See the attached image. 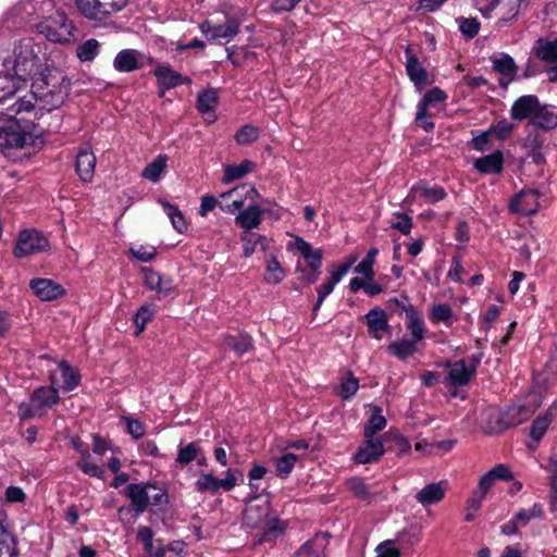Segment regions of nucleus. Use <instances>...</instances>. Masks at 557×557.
<instances>
[{
	"mask_svg": "<svg viewBox=\"0 0 557 557\" xmlns=\"http://www.w3.org/2000/svg\"><path fill=\"white\" fill-rule=\"evenodd\" d=\"M532 126L542 132H549L557 127V107L541 103L532 120H529L527 128Z\"/></svg>",
	"mask_w": 557,
	"mask_h": 557,
	"instance_id": "nucleus-16",
	"label": "nucleus"
},
{
	"mask_svg": "<svg viewBox=\"0 0 557 557\" xmlns=\"http://www.w3.org/2000/svg\"><path fill=\"white\" fill-rule=\"evenodd\" d=\"M492 62L493 70L495 72L509 78L507 83H504L502 79L499 81L500 86L506 87L517 75L518 66L516 65L513 58L507 53H502L499 58L492 59Z\"/></svg>",
	"mask_w": 557,
	"mask_h": 557,
	"instance_id": "nucleus-32",
	"label": "nucleus"
},
{
	"mask_svg": "<svg viewBox=\"0 0 557 557\" xmlns=\"http://www.w3.org/2000/svg\"><path fill=\"white\" fill-rule=\"evenodd\" d=\"M524 0H507L503 15L496 22V27L504 28L512 25L519 16L521 3Z\"/></svg>",
	"mask_w": 557,
	"mask_h": 557,
	"instance_id": "nucleus-39",
	"label": "nucleus"
},
{
	"mask_svg": "<svg viewBox=\"0 0 557 557\" xmlns=\"http://www.w3.org/2000/svg\"><path fill=\"white\" fill-rule=\"evenodd\" d=\"M200 445L199 442H190L186 445L181 443L177 446L176 463L181 467H185L194 461L199 456Z\"/></svg>",
	"mask_w": 557,
	"mask_h": 557,
	"instance_id": "nucleus-43",
	"label": "nucleus"
},
{
	"mask_svg": "<svg viewBox=\"0 0 557 557\" xmlns=\"http://www.w3.org/2000/svg\"><path fill=\"white\" fill-rule=\"evenodd\" d=\"M368 333L375 339H382V333L391 334L392 327L388 324L386 312L380 307L371 309L366 315Z\"/></svg>",
	"mask_w": 557,
	"mask_h": 557,
	"instance_id": "nucleus-21",
	"label": "nucleus"
},
{
	"mask_svg": "<svg viewBox=\"0 0 557 557\" xmlns=\"http://www.w3.org/2000/svg\"><path fill=\"white\" fill-rule=\"evenodd\" d=\"M145 274L144 285L150 290L158 294V298L162 299L175 294V286L170 276L162 275L160 272L151 268H143Z\"/></svg>",
	"mask_w": 557,
	"mask_h": 557,
	"instance_id": "nucleus-12",
	"label": "nucleus"
},
{
	"mask_svg": "<svg viewBox=\"0 0 557 557\" xmlns=\"http://www.w3.org/2000/svg\"><path fill=\"white\" fill-rule=\"evenodd\" d=\"M223 345L227 349H232L238 357L253 348V341L248 333H239L237 335H226Z\"/></svg>",
	"mask_w": 557,
	"mask_h": 557,
	"instance_id": "nucleus-30",
	"label": "nucleus"
},
{
	"mask_svg": "<svg viewBox=\"0 0 557 557\" xmlns=\"http://www.w3.org/2000/svg\"><path fill=\"white\" fill-rule=\"evenodd\" d=\"M430 321L433 324L445 323L447 326L453 324V310L447 304H437L434 305L430 312Z\"/></svg>",
	"mask_w": 557,
	"mask_h": 557,
	"instance_id": "nucleus-45",
	"label": "nucleus"
},
{
	"mask_svg": "<svg viewBox=\"0 0 557 557\" xmlns=\"http://www.w3.org/2000/svg\"><path fill=\"white\" fill-rule=\"evenodd\" d=\"M59 370L62 376V389L64 392L74 391L81 383L78 370L64 360L59 363Z\"/></svg>",
	"mask_w": 557,
	"mask_h": 557,
	"instance_id": "nucleus-36",
	"label": "nucleus"
},
{
	"mask_svg": "<svg viewBox=\"0 0 557 557\" xmlns=\"http://www.w3.org/2000/svg\"><path fill=\"white\" fill-rule=\"evenodd\" d=\"M377 253V248H371L362 261L355 268V272L364 275L369 280H372L374 275L373 263Z\"/></svg>",
	"mask_w": 557,
	"mask_h": 557,
	"instance_id": "nucleus-52",
	"label": "nucleus"
},
{
	"mask_svg": "<svg viewBox=\"0 0 557 557\" xmlns=\"http://www.w3.org/2000/svg\"><path fill=\"white\" fill-rule=\"evenodd\" d=\"M540 99L535 95H524L517 98L510 108V117L516 121L532 120L536 109H539Z\"/></svg>",
	"mask_w": 557,
	"mask_h": 557,
	"instance_id": "nucleus-19",
	"label": "nucleus"
},
{
	"mask_svg": "<svg viewBox=\"0 0 557 557\" xmlns=\"http://www.w3.org/2000/svg\"><path fill=\"white\" fill-rule=\"evenodd\" d=\"M359 388V381L357 377L350 375L349 377L343 380L341 382L339 388H338V396L342 399H350Z\"/></svg>",
	"mask_w": 557,
	"mask_h": 557,
	"instance_id": "nucleus-60",
	"label": "nucleus"
},
{
	"mask_svg": "<svg viewBox=\"0 0 557 557\" xmlns=\"http://www.w3.org/2000/svg\"><path fill=\"white\" fill-rule=\"evenodd\" d=\"M2 67L11 71L15 79L24 84L29 81L36 83L39 77L52 71L45 54H41V47L33 38L14 42L11 53L2 60Z\"/></svg>",
	"mask_w": 557,
	"mask_h": 557,
	"instance_id": "nucleus-3",
	"label": "nucleus"
},
{
	"mask_svg": "<svg viewBox=\"0 0 557 557\" xmlns=\"http://www.w3.org/2000/svg\"><path fill=\"white\" fill-rule=\"evenodd\" d=\"M58 387L41 385L36 387L29 395L28 400L17 406V416L21 421L42 418L47 412L60 403Z\"/></svg>",
	"mask_w": 557,
	"mask_h": 557,
	"instance_id": "nucleus-5",
	"label": "nucleus"
},
{
	"mask_svg": "<svg viewBox=\"0 0 557 557\" xmlns=\"http://www.w3.org/2000/svg\"><path fill=\"white\" fill-rule=\"evenodd\" d=\"M199 28L210 41L218 39L230 40L238 34L239 23L234 17L227 18L226 22L221 25H212L210 21H203Z\"/></svg>",
	"mask_w": 557,
	"mask_h": 557,
	"instance_id": "nucleus-14",
	"label": "nucleus"
},
{
	"mask_svg": "<svg viewBox=\"0 0 557 557\" xmlns=\"http://www.w3.org/2000/svg\"><path fill=\"white\" fill-rule=\"evenodd\" d=\"M29 288L41 301H53L65 295L64 287L50 278H33Z\"/></svg>",
	"mask_w": 557,
	"mask_h": 557,
	"instance_id": "nucleus-15",
	"label": "nucleus"
},
{
	"mask_svg": "<svg viewBox=\"0 0 557 557\" xmlns=\"http://www.w3.org/2000/svg\"><path fill=\"white\" fill-rule=\"evenodd\" d=\"M539 191L527 189L519 191L509 202V210L512 213L530 216L539 210Z\"/></svg>",
	"mask_w": 557,
	"mask_h": 557,
	"instance_id": "nucleus-13",
	"label": "nucleus"
},
{
	"mask_svg": "<svg viewBox=\"0 0 557 557\" xmlns=\"http://www.w3.org/2000/svg\"><path fill=\"white\" fill-rule=\"evenodd\" d=\"M75 3L78 11L89 20L102 22L110 15L99 0H75Z\"/></svg>",
	"mask_w": 557,
	"mask_h": 557,
	"instance_id": "nucleus-29",
	"label": "nucleus"
},
{
	"mask_svg": "<svg viewBox=\"0 0 557 557\" xmlns=\"http://www.w3.org/2000/svg\"><path fill=\"white\" fill-rule=\"evenodd\" d=\"M532 53L542 62L557 64V38L549 40L540 37L535 41Z\"/></svg>",
	"mask_w": 557,
	"mask_h": 557,
	"instance_id": "nucleus-27",
	"label": "nucleus"
},
{
	"mask_svg": "<svg viewBox=\"0 0 557 557\" xmlns=\"http://www.w3.org/2000/svg\"><path fill=\"white\" fill-rule=\"evenodd\" d=\"M51 5L50 0H22L14 7L13 11L21 21L30 23L36 17L44 15L45 7L50 8Z\"/></svg>",
	"mask_w": 557,
	"mask_h": 557,
	"instance_id": "nucleus-20",
	"label": "nucleus"
},
{
	"mask_svg": "<svg viewBox=\"0 0 557 557\" xmlns=\"http://www.w3.org/2000/svg\"><path fill=\"white\" fill-rule=\"evenodd\" d=\"M447 488L448 482L446 480L426 484L420 490V505L429 507L441 503L446 495Z\"/></svg>",
	"mask_w": 557,
	"mask_h": 557,
	"instance_id": "nucleus-25",
	"label": "nucleus"
},
{
	"mask_svg": "<svg viewBox=\"0 0 557 557\" xmlns=\"http://www.w3.org/2000/svg\"><path fill=\"white\" fill-rule=\"evenodd\" d=\"M236 472L238 471L228 469L224 479H218L212 473H201L194 484V490L198 493H216L221 488L230 492L237 484Z\"/></svg>",
	"mask_w": 557,
	"mask_h": 557,
	"instance_id": "nucleus-8",
	"label": "nucleus"
},
{
	"mask_svg": "<svg viewBox=\"0 0 557 557\" xmlns=\"http://www.w3.org/2000/svg\"><path fill=\"white\" fill-rule=\"evenodd\" d=\"M534 413V409L525 405H511L504 410L495 422V432H503L525 422Z\"/></svg>",
	"mask_w": 557,
	"mask_h": 557,
	"instance_id": "nucleus-10",
	"label": "nucleus"
},
{
	"mask_svg": "<svg viewBox=\"0 0 557 557\" xmlns=\"http://www.w3.org/2000/svg\"><path fill=\"white\" fill-rule=\"evenodd\" d=\"M49 240L42 233L36 230H24L20 233L13 253L17 258L47 251Z\"/></svg>",
	"mask_w": 557,
	"mask_h": 557,
	"instance_id": "nucleus-7",
	"label": "nucleus"
},
{
	"mask_svg": "<svg viewBox=\"0 0 557 557\" xmlns=\"http://www.w3.org/2000/svg\"><path fill=\"white\" fill-rule=\"evenodd\" d=\"M446 197L447 193L443 186L437 184L429 185L420 181V199H423L426 203H436Z\"/></svg>",
	"mask_w": 557,
	"mask_h": 557,
	"instance_id": "nucleus-41",
	"label": "nucleus"
},
{
	"mask_svg": "<svg viewBox=\"0 0 557 557\" xmlns=\"http://www.w3.org/2000/svg\"><path fill=\"white\" fill-rule=\"evenodd\" d=\"M490 129L492 131V134L496 136L497 139L503 141L511 136L515 129V125L507 119L503 117L496 124L491 125Z\"/></svg>",
	"mask_w": 557,
	"mask_h": 557,
	"instance_id": "nucleus-59",
	"label": "nucleus"
},
{
	"mask_svg": "<svg viewBox=\"0 0 557 557\" xmlns=\"http://www.w3.org/2000/svg\"><path fill=\"white\" fill-rule=\"evenodd\" d=\"M253 166L255 163L248 159L243 160L239 164L226 165L222 183L230 184L236 180L244 177L246 174L252 171Z\"/></svg>",
	"mask_w": 557,
	"mask_h": 557,
	"instance_id": "nucleus-37",
	"label": "nucleus"
},
{
	"mask_svg": "<svg viewBox=\"0 0 557 557\" xmlns=\"http://www.w3.org/2000/svg\"><path fill=\"white\" fill-rule=\"evenodd\" d=\"M131 255L138 261L150 262L157 256V249L153 246H139L138 248H131Z\"/></svg>",
	"mask_w": 557,
	"mask_h": 557,
	"instance_id": "nucleus-63",
	"label": "nucleus"
},
{
	"mask_svg": "<svg viewBox=\"0 0 557 557\" xmlns=\"http://www.w3.org/2000/svg\"><path fill=\"white\" fill-rule=\"evenodd\" d=\"M269 506H253L250 505L246 508L244 513L245 523L251 528L257 529L263 525V520L268 517Z\"/></svg>",
	"mask_w": 557,
	"mask_h": 557,
	"instance_id": "nucleus-40",
	"label": "nucleus"
},
{
	"mask_svg": "<svg viewBox=\"0 0 557 557\" xmlns=\"http://www.w3.org/2000/svg\"><path fill=\"white\" fill-rule=\"evenodd\" d=\"M459 26L460 33L467 38H474L480 30V22L475 17H458L456 20Z\"/></svg>",
	"mask_w": 557,
	"mask_h": 557,
	"instance_id": "nucleus-53",
	"label": "nucleus"
},
{
	"mask_svg": "<svg viewBox=\"0 0 557 557\" xmlns=\"http://www.w3.org/2000/svg\"><path fill=\"white\" fill-rule=\"evenodd\" d=\"M550 424V419L547 416H539L533 420L531 429H530V437L539 443L547 432V429Z\"/></svg>",
	"mask_w": 557,
	"mask_h": 557,
	"instance_id": "nucleus-54",
	"label": "nucleus"
},
{
	"mask_svg": "<svg viewBox=\"0 0 557 557\" xmlns=\"http://www.w3.org/2000/svg\"><path fill=\"white\" fill-rule=\"evenodd\" d=\"M406 58V71L413 83L416 89H418V58L413 51V45H408L405 49Z\"/></svg>",
	"mask_w": 557,
	"mask_h": 557,
	"instance_id": "nucleus-50",
	"label": "nucleus"
},
{
	"mask_svg": "<svg viewBox=\"0 0 557 557\" xmlns=\"http://www.w3.org/2000/svg\"><path fill=\"white\" fill-rule=\"evenodd\" d=\"M100 44L95 38H89L76 49V55L82 62H90L99 54Z\"/></svg>",
	"mask_w": 557,
	"mask_h": 557,
	"instance_id": "nucleus-47",
	"label": "nucleus"
},
{
	"mask_svg": "<svg viewBox=\"0 0 557 557\" xmlns=\"http://www.w3.org/2000/svg\"><path fill=\"white\" fill-rule=\"evenodd\" d=\"M262 213L263 211L258 206L250 205L235 216V223L244 228V232H249L260 225Z\"/></svg>",
	"mask_w": 557,
	"mask_h": 557,
	"instance_id": "nucleus-28",
	"label": "nucleus"
},
{
	"mask_svg": "<svg viewBox=\"0 0 557 557\" xmlns=\"http://www.w3.org/2000/svg\"><path fill=\"white\" fill-rule=\"evenodd\" d=\"M261 239V235L249 232H243L240 235V240L243 242V253L246 258H249L256 251V247L258 246V240Z\"/></svg>",
	"mask_w": 557,
	"mask_h": 557,
	"instance_id": "nucleus-58",
	"label": "nucleus"
},
{
	"mask_svg": "<svg viewBox=\"0 0 557 557\" xmlns=\"http://www.w3.org/2000/svg\"><path fill=\"white\" fill-rule=\"evenodd\" d=\"M264 524V536L276 539L284 533L285 527L284 523L276 517L268 519V517L263 520Z\"/></svg>",
	"mask_w": 557,
	"mask_h": 557,
	"instance_id": "nucleus-61",
	"label": "nucleus"
},
{
	"mask_svg": "<svg viewBox=\"0 0 557 557\" xmlns=\"http://www.w3.org/2000/svg\"><path fill=\"white\" fill-rule=\"evenodd\" d=\"M122 421L126 424L127 433L135 440H139L146 433L145 424L138 419L123 417Z\"/></svg>",
	"mask_w": 557,
	"mask_h": 557,
	"instance_id": "nucleus-62",
	"label": "nucleus"
},
{
	"mask_svg": "<svg viewBox=\"0 0 557 557\" xmlns=\"http://www.w3.org/2000/svg\"><path fill=\"white\" fill-rule=\"evenodd\" d=\"M219 103V96L215 89L208 88L197 97L196 108L202 114L213 113Z\"/></svg>",
	"mask_w": 557,
	"mask_h": 557,
	"instance_id": "nucleus-38",
	"label": "nucleus"
},
{
	"mask_svg": "<svg viewBox=\"0 0 557 557\" xmlns=\"http://www.w3.org/2000/svg\"><path fill=\"white\" fill-rule=\"evenodd\" d=\"M449 367L450 369L446 379L449 385L454 387H463L468 385L471 379L475 375L467 367V361L465 359H459L454 363H449Z\"/></svg>",
	"mask_w": 557,
	"mask_h": 557,
	"instance_id": "nucleus-26",
	"label": "nucleus"
},
{
	"mask_svg": "<svg viewBox=\"0 0 557 557\" xmlns=\"http://www.w3.org/2000/svg\"><path fill=\"white\" fill-rule=\"evenodd\" d=\"M375 557H399V550L394 546L392 541H386L377 545Z\"/></svg>",
	"mask_w": 557,
	"mask_h": 557,
	"instance_id": "nucleus-64",
	"label": "nucleus"
},
{
	"mask_svg": "<svg viewBox=\"0 0 557 557\" xmlns=\"http://www.w3.org/2000/svg\"><path fill=\"white\" fill-rule=\"evenodd\" d=\"M456 443V440H445L434 443H428L425 440H420V453H436L444 455L451 450Z\"/></svg>",
	"mask_w": 557,
	"mask_h": 557,
	"instance_id": "nucleus-49",
	"label": "nucleus"
},
{
	"mask_svg": "<svg viewBox=\"0 0 557 557\" xmlns=\"http://www.w3.org/2000/svg\"><path fill=\"white\" fill-rule=\"evenodd\" d=\"M259 138V129L252 125L242 126L235 134V140L239 145H249Z\"/></svg>",
	"mask_w": 557,
	"mask_h": 557,
	"instance_id": "nucleus-57",
	"label": "nucleus"
},
{
	"mask_svg": "<svg viewBox=\"0 0 557 557\" xmlns=\"http://www.w3.org/2000/svg\"><path fill=\"white\" fill-rule=\"evenodd\" d=\"M166 156H158L152 162H150L143 171L141 176L146 180H149L152 183H157L162 172L166 168Z\"/></svg>",
	"mask_w": 557,
	"mask_h": 557,
	"instance_id": "nucleus-44",
	"label": "nucleus"
},
{
	"mask_svg": "<svg viewBox=\"0 0 557 557\" xmlns=\"http://www.w3.org/2000/svg\"><path fill=\"white\" fill-rule=\"evenodd\" d=\"M286 276V273L278 262V260L275 257H271L268 260L265 273H264V280L267 283L270 284H278L281 283Z\"/></svg>",
	"mask_w": 557,
	"mask_h": 557,
	"instance_id": "nucleus-46",
	"label": "nucleus"
},
{
	"mask_svg": "<svg viewBox=\"0 0 557 557\" xmlns=\"http://www.w3.org/2000/svg\"><path fill=\"white\" fill-rule=\"evenodd\" d=\"M369 407L371 408V414L363 428V435L364 437H374L376 433L385 429L387 421L380 406L370 405Z\"/></svg>",
	"mask_w": 557,
	"mask_h": 557,
	"instance_id": "nucleus-34",
	"label": "nucleus"
},
{
	"mask_svg": "<svg viewBox=\"0 0 557 557\" xmlns=\"http://www.w3.org/2000/svg\"><path fill=\"white\" fill-rule=\"evenodd\" d=\"M447 94L440 87L429 89L420 100V120L434 117L446 108Z\"/></svg>",
	"mask_w": 557,
	"mask_h": 557,
	"instance_id": "nucleus-11",
	"label": "nucleus"
},
{
	"mask_svg": "<svg viewBox=\"0 0 557 557\" xmlns=\"http://www.w3.org/2000/svg\"><path fill=\"white\" fill-rule=\"evenodd\" d=\"M356 260L357 258L354 257L343 264H332V270H330V276L326 278L325 282L335 287L341 282V280L347 274L350 267L355 263Z\"/></svg>",
	"mask_w": 557,
	"mask_h": 557,
	"instance_id": "nucleus-55",
	"label": "nucleus"
},
{
	"mask_svg": "<svg viewBox=\"0 0 557 557\" xmlns=\"http://www.w3.org/2000/svg\"><path fill=\"white\" fill-rule=\"evenodd\" d=\"M387 307L395 313H405L408 320L407 327L410 330L412 338L398 339L392 342L387 346V351L389 355L400 360H405L409 356L413 355L417 349L416 344L418 342V311L407 296H400V298H391L387 301Z\"/></svg>",
	"mask_w": 557,
	"mask_h": 557,
	"instance_id": "nucleus-4",
	"label": "nucleus"
},
{
	"mask_svg": "<svg viewBox=\"0 0 557 557\" xmlns=\"http://www.w3.org/2000/svg\"><path fill=\"white\" fill-rule=\"evenodd\" d=\"M141 52L134 49H123L115 55L113 67L120 73H129L139 70L144 64L139 61Z\"/></svg>",
	"mask_w": 557,
	"mask_h": 557,
	"instance_id": "nucleus-24",
	"label": "nucleus"
},
{
	"mask_svg": "<svg viewBox=\"0 0 557 557\" xmlns=\"http://www.w3.org/2000/svg\"><path fill=\"white\" fill-rule=\"evenodd\" d=\"M545 141L546 138L541 131L533 127L528 132L527 136L522 140V148L527 150V156L531 158L532 162L536 165L546 163V159L543 153Z\"/></svg>",
	"mask_w": 557,
	"mask_h": 557,
	"instance_id": "nucleus-18",
	"label": "nucleus"
},
{
	"mask_svg": "<svg viewBox=\"0 0 557 557\" xmlns=\"http://www.w3.org/2000/svg\"><path fill=\"white\" fill-rule=\"evenodd\" d=\"M345 486L357 499L370 505L374 494L361 476H351L345 480Z\"/></svg>",
	"mask_w": 557,
	"mask_h": 557,
	"instance_id": "nucleus-33",
	"label": "nucleus"
},
{
	"mask_svg": "<svg viewBox=\"0 0 557 557\" xmlns=\"http://www.w3.org/2000/svg\"><path fill=\"white\" fill-rule=\"evenodd\" d=\"M385 453L383 442L380 438L366 437L354 455V460L360 465L377 461Z\"/></svg>",
	"mask_w": 557,
	"mask_h": 557,
	"instance_id": "nucleus-17",
	"label": "nucleus"
},
{
	"mask_svg": "<svg viewBox=\"0 0 557 557\" xmlns=\"http://www.w3.org/2000/svg\"><path fill=\"white\" fill-rule=\"evenodd\" d=\"M473 168L484 175L500 174L504 171V153L502 150L478 158L473 162Z\"/></svg>",
	"mask_w": 557,
	"mask_h": 557,
	"instance_id": "nucleus-23",
	"label": "nucleus"
},
{
	"mask_svg": "<svg viewBox=\"0 0 557 557\" xmlns=\"http://www.w3.org/2000/svg\"><path fill=\"white\" fill-rule=\"evenodd\" d=\"M163 209L166 215L170 218L173 227L183 234L187 231V223L181 210L170 202H163Z\"/></svg>",
	"mask_w": 557,
	"mask_h": 557,
	"instance_id": "nucleus-48",
	"label": "nucleus"
},
{
	"mask_svg": "<svg viewBox=\"0 0 557 557\" xmlns=\"http://www.w3.org/2000/svg\"><path fill=\"white\" fill-rule=\"evenodd\" d=\"M70 79L58 69L46 73L36 83H32L29 97L18 98L9 110L15 114L30 113L35 109V102L40 103V109L48 112L60 108L69 96Z\"/></svg>",
	"mask_w": 557,
	"mask_h": 557,
	"instance_id": "nucleus-1",
	"label": "nucleus"
},
{
	"mask_svg": "<svg viewBox=\"0 0 557 557\" xmlns=\"http://www.w3.org/2000/svg\"><path fill=\"white\" fill-rule=\"evenodd\" d=\"M154 314L156 309L154 305L152 304H145L137 309L136 313L133 317V322L136 327V335H140L145 331L147 324L152 320Z\"/></svg>",
	"mask_w": 557,
	"mask_h": 557,
	"instance_id": "nucleus-42",
	"label": "nucleus"
},
{
	"mask_svg": "<svg viewBox=\"0 0 557 557\" xmlns=\"http://www.w3.org/2000/svg\"><path fill=\"white\" fill-rule=\"evenodd\" d=\"M297 461V456L293 453H287L275 460L276 475L280 478H287L294 469Z\"/></svg>",
	"mask_w": 557,
	"mask_h": 557,
	"instance_id": "nucleus-51",
	"label": "nucleus"
},
{
	"mask_svg": "<svg viewBox=\"0 0 557 557\" xmlns=\"http://www.w3.org/2000/svg\"><path fill=\"white\" fill-rule=\"evenodd\" d=\"M96 161L97 159L89 147L79 148L76 156L75 171L83 182L88 183L94 178Z\"/></svg>",
	"mask_w": 557,
	"mask_h": 557,
	"instance_id": "nucleus-22",
	"label": "nucleus"
},
{
	"mask_svg": "<svg viewBox=\"0 0 557 557\" xmlns=\"http://www.w3.org/2000/svg\"><path fill=\"white\" fill-rule=\"evenodd\" d=\"M25 84L17 82L15 76L12 75L11 71L3 69L0 72V104L3 103L8 98L15 95Z\"/></svg>",
	"mask_w": 557,
	"mask_h": 557,
	"instance_id": "nucleus-35",
	"label": "nucleus"
},
{
	"mask_svg": "<svg viewBox=\"0 0 557 557\" xmlns=\"http://www.w3.org/2000/svg\"><path fill=\"white\" fill-rule=\"evenodd\" d=\"M149 490H157V483L152 481L143 483H131L125 488V496L131 500L128 507L121 506L117 511L120 515L124 512H134L137 519L140 515L148 510L150 506Z\"/></svg>",
	"mask_w": 557,
	"mask_h": 557,
	"instance_id": "nucleus-6",
	"label": "nucleus"
},
{
	"mask_svg": "<svg viewBox=\"0 0 557 557\" xmlns=\"http://www.w3.org/2000/svg\"><path fill=\"white\" fill-rule=\"evenodd\" d=\"M153 75L158 84L159 97H164L165 92L170 89L176 88L181 85H190L193 83L189 76H183L172 69L169 64H160L153 70Z\"/></svg>",
	"mask_w": 557,
	"mask_h": 557,
	"instance_id": "nucleus-9",
	"label": "nucleus"
},
{
	"mask_svg": "<svg viewBox=\"0 0 557 557\" xmlns=\"http://www.w3.org/2000/svg\"><path fill=\"white\" fill-rule=\"evenodd\" d=\"M296 248L306 260L310 270H320L322 265V251L320 249L314 250L311 244L301 237L296 238Z\"/></svg>",
	"mask_w": 557,
	"mask_h": 557,
	"instance_id": "nucleus-31",
	"label": "nucleus"
},
{
	"mask_svg": "<svg viewBox=\"0 0 557 557\" xmlns=\"http://www.w3.org/2000/svg\"><path fill=\"white\" fill-rule=\"evenodd\" d=\"M76 465L83 473L89 476L97 478L100 480H103L106 478L104 469L101 466L91 462L90 458H79Z\"/></svg>",
	"mask_w": 557,
	"mask_h": 557,
	"instance_id": "nucleus-56",
	"label": "nucleus"
},
{
	"mask_svg": "<svg viewBox=\"0 0 557 557\" xmlns=\"http://www.w3.org/2000/svg\"><path fill=\"white\" fill-rule=\"evenodd\" d=\"M10 111L0 113V148L9 156L13 150H23L30 157L45 145L42 128L33 120Z\"/></svg>",
	"mask_w": 557,
	"mask_h": 557,
	"instance_id": "nucleus-2",
	"label": "nucleus"
}]
</instances>
